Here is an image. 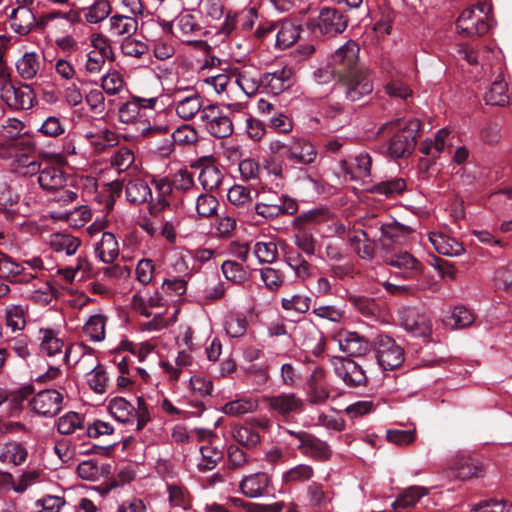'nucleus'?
Segmentation results:
<instances>
[{
	"instance_id": "obj_1",
	"label": "nucleus",
	"mask_w": 512,
	"mask_h": 512,
	"mask_svg": "<svg viewBox=\"0 0 512 512\" xmlns=\"http://www.w3.org/2000/svg\"><path fill=\"white\" fill-rule=\"evenodd\" d=\"M421 122L418 119H409L403 122L401 119H395L382 124L377 135L384 134L386 131L392 134L388 142V154L392 158H405L410 156L417 144V138L421 130Z\"/></svg>"
},
{
	"instance_id": "obj_2",
	"label": "nucleus",
	"mask_w": 512,
	"mask_h": 512,
	"mask_svg": "<svg viewBox=\"0 0 512 512\" xmlns=\"http://www.w3.org/2000/svg\"><path fill=\"white\" fill-rule=\"evenodd\" d=\"M490 11L491 6L485 2H478L475 6L463 10L456 21L458 33L468 38L486 34L491 28L488 17Z\"/></svg>"
},
{
	"instance_id": "obj_3",
	"label": "nucleus",
	"mask_w": 512,
	"mask_h": 512,
	"mask_svg": "<svg viewBox=\"0 0 512 512\" xmlns=\"http://www.w3.org/2000/svg\"><path fill=\"white\" fill-rule=\"evenodd\" d=\"M334 93L344 96L348 101L355 102L373 91V82L368 68L358 69L356 73L339 78Z\"/></svg>"
},
{
	"instance_id": "obj_4",
	"label": "nucleus",
	"mask_w": 512,
	"mask_h": 512,
	"mask_svg": "<svg viewBox=\"0 0 512 512\" xmlns=\"http://www.w3.org/2000/svg\"><path fill=\"white\" fill-rule=\"evenodd\" d=\"M360 47L353 40L347 41L328 58V66L331 74L341 78L348 74L356 73L358 69H365L359 60Z\"/></svg>"
},
{
	"instance_id": "obj_5",
	"label": "nucleus",
	"mask_w": 512,
	"mask_h": 512,
	"mask_svg": "<svg viewBox=\"0 0 512 512\" xmlns=\"http://www.w3.org/2000/svg\"><path fill=\"white\" fill-rule=\"evenodd\" d=\"M350 15L335 7H324L320 10L318 20L312 24L315 35L334 37L343 33L348 27Z\"/></svg>"
},
{
	"instance_id": "obj_6",
	"label": "nucleus",
	"mask_w": 512,
	"mask_h": 512,
	"mask_svg": "<svg viewBox=\"0 0 512 512\" xmlns=\"http://www.w3.org/2000/svg\"><path fill=\"white\" fill-rule=\"evenodd\" d=\"M379 366L383 370H394L404 361V350L388 335H377L372 341Z\"/></svg>"
},
{
	"instance_id": "obj_7",
	"label": "nucleus",
	"mask_w": 512,
	"mask_h": 512,
	"mask_svg": "<svg viewBox=\"0 0 512 512\" xmlns=\"http://www.w3.org/2000/svg\"><path fill=\"white\" fill-rule=\"evenodd\" d=\"M263 402L271 414L282 421H289L295 414L304 411V401L295 393L264 396Z\"/></svg>"
},
{
	"instance_id": "obj_8",
	"label": "nucleus",
	"mask_w": 512,
	"mask_h": 512,
	"mask_svg": "<svg viewBox=\"0 0 512 512\" xmlns=\"http://www.w3.org/2000/svg\"><path fill=\"white\" fill-rule=\"evenodd\" d=\"M284 432L298 440L296 448L305 456L317 461H327L332 456L330 446L315 435L306 431H293L284 429Z\"/></svg>"
},
{
	"instance_id": "obj_9",
	"label": "nucleus",
	"mask_w": 512,
	"mask_h": 512,
	"mask_svg": "<svg viewBox=\"0 0 512 512\" xmlns=\"http://www.w3.org/2000/svg\"><path fill=\"white\" fill-rule=\"evenodd\" d=\"M385 262L393 269L396 277L404 280H416L423 273V264L406 251L387 256Z\"/></svg>"
},
{
	"instance_id": "obj_10",
	"label": "nucleus",
	"mask_w": 512,
	"mask_h": 512,
	"mask_svg": "<svg viewBox=\"0 0 512 512\" xmlns=\"http://www.w3.org/2000/svg\"><path fill=\"white\" fill-rule=\"evenodd\" d=\"M63 396L55 389L38 392L29 402L31 410L38 416L53 418L62 410Z\"/></svg>"
},
{
	"instance_id": "obj_11",
	"label": "nucleus",
	"mask_w": 512,
	"mask_h": 512,
	"mask_svg": "<svg viewBox=\"0 0 512 512\" xmlns=\"http://www.w3.org/2000/svg\"><path fill=\"white\" fill-rule=\"evenodd\" d=\"M335 374L349 387L364 386L367 377L362 367L354 360L345 357H333Z\"/></svg>"
},
{
	"instance_id": "obj_12",
	"label": "nucleus",
	"mask_w": 512,
	"mask_h": 512,
	"mask_svg": "<svg viewBox=\"0 0 512 512\" xmlns=\"http://www.w3.org/2000/svg\"><path fill=\"white\" fill-rule=\"evenodd\" d=\"M2 100L10 107L15 109L27 110L33 107L35 94L29 85L15 87L11 83H6L1 89Z\"/></svg>"
},
{
	"instance_id": "obj_13",
	"label": "nucleus",
	"mask_w": 512,
	"mask_h": 512,
	"mask_svg": "<svg viewBox=\"0 0 512 512\" xmlns=\"http://www.w3.org/2000/svg\"><path fill=\"white\" fill-rule=\"evenodd\" d=\"M37 174L39 186L47 192L62 190L66 185L65 172L48 160L42 162Z\"/></svg>"
},
{
	"instance_id": "obj_14",
	"label": "nucleus",
	"mask_w": 512,
	"mask_h": 512,
	"mask_svg": "<svg viewBox=\"0 0 512 512\" xmlns=\"http://www.w3.org/2000/svg\"><path fill=\"white\" fill-rule=\"evenodd\" d=\"M335 339L340 350L350 357L363 356L373 347L372 343L357 332L342 330L336 334Z\"/></svg>"
},
{
	"instance_id": "obj_15",
	"label": "nucleus",
	"mask_w": 512,
	"mask_h": 512,
	"mask_svg": "<svg viewBox=\"0 0 512 512\" xmlns=\"http://www.w3.org/2000/svg\"><path fill=\"white\" fill-rule=\"evenodd\" d=\"M316 157L315 147L306 139L294 140L286 149V158L293 164L309 165L315 161Z\"/></svg>"
},
{
	"instance_id": "obj_16",
	"label": "nucleus",
	"mask_w": 512,
	"mask_h": 512,
	"mask_svg": "<svg viewBox=\"0 0 512 512\" xmlns=\"http://www.w3.org/2000/svg\"><path fill=\"white\" fill-rule=\"evenodd\" d=\"M372 158L367 152L358 154L352 162L340 161L342 171L351 179H362L371 175Z\"/></svg>"
},
{
	"instance_id": "obj_17",
	"label": "nucleus",
	"mask_w": 512,
	"mask_h": 512,
	"mask_svg": "<svg viewBox=\"0 0 512 512\" xmlns=\"http://www.w3.org/2000/svg\"><path fill=\"white\" fill-rule=\"evenodd\" d=\"M401 319L404 328L415 336H426L431 331L428 317L414 308L404 310Z\"/></svg>"
},
{
	"instance_id": "obj_18",
	"label": "nucleus",
	"mask_w": 512,
	"mask_h": 512,
	"mask_svg": "<svg viewBox=\"0 0 512 512\" xmlns=\"http://www.w3.org/2000/svg\"><path fill=\"white\" fill-rule=\"evenodd\" d=\"M455 476L460 480H468L483 476V466L475 458L467 455H459L453 462Z\"/></svg>"
},
{
	"instance_id": "obj_19",
	"label": "nucleus",
	"mask_w": 512,
	"mask_h": 512,
	"mask_svg": "<svg viewBox=\"0 0 512 512\" xmlns=\"http://www.w3.org/2000/svg\"><path fill=\"white\" fill-rule=\"evenodd\" d=\"M12 29L20 34H29L36 25V16L29 7H17L10 14Z\"/></svg>"
},
{
	"instance_id": "obj_20",
	"label": "nucleus",
	"mask_w": 512,
	"mask_h": 512,
	"mask_svg": "<svg viewBox=\"0 0 512 512\" xmlns=\"http://www.w3.org/2000/svg\"><path fill=\"white\" fill-rule=\"evenodd\" d=\"M269 483V476L264 472H258L245 477L240 483V489L245 496L256 498L265 493Z\"/></svg>"
},
{
	"instance_id": "obj_21",
	"label": "nucleus",
	"mask_w": 512,
	"mask_h": 512,
	"mask_svg": "<svg viewBox=\"0 0 512 512\" xmlns=\"http://www.w3.org/2000/svg\"><path fill=\"white\" fill-rule=\"evenodd\" d=\"M427 493L428 490L425 487L411 486L404 490L391 506L395 512H409Z\"/></svg>"
},
{
	"instance_id": "obj_22",
	"label": "nucleus",
	"mask_w": 512,
	"mask_h": 512,
	"mask_svg": "<svg viewBox=\"0 0 512 512\" xmlns=\"http://www.w3.org/2000/svg\"><path fill=\"white\" fill-rule=\"evenodd\" d=\"M125 194L132 204H142L152 199V191L142 179L130 180L125 187Z\"/></svg>"
},
{
	"instance_id": "obj_23",
	"label": "nucleus",
	"mask_w": 512,
	"mask_h": 512,
	"mask_svg": "<svg viewBox=\"0 0 512 512\" xmlns=\"http://www.w3.org/2000/svg\"><path fill=\"white\" fill-rule=\"evenodd\" d=\"M95 251L104 263H112L119 254L118 242L114 234L104 232L101 240L97 243Z\"/></svg>"
},
{
	"instance_id": "obj_24",
	"label": "nucleus",
	"mask_w": 512,
	"mask_h": 512,
	"mask_svg": "<svg viewBox=\"0 0 512 512\" xmlns=\"http://www.w3.org/2000/svg\"><path fill=\"white\" fill-rule=\"evenodd\" d=\"M202 108L201 96L194 92L181 98L176 105V114L183 120L192 119Z\"/></svg>"
},
{
	"instance_id": "obj_25",
	"label": "nucleus",
	"mask_w": 512,
	"mask_h": 512,
	"mask_svg": "<svg viewBox=\"0 0 512 512\" xmlns=\"http://www.w3.org/2000/svg\"><path fill=\"white\" fill-rule=\"evenodd\" d=\"M508 85L501 76L492 83L488 92L485 93L484 100L487 105L504 106L509 103L507 94Z\"/></svg>"
},
{
	"instance_id": "obj_26",
	"label": "nucleus",
	"mask_w": 512,
	"mask_h": 512,
	"mask_svg": "<svg viewBox=\"0 0 512 512\" xmlns=\"http://www.w3.org/2000/svg\"><path fill=\"white\" fill-rule=\"evenodd\" d=\"M430 241L432 242L435 250L442 255L458 256L464 252V248L461 243L441 234H431Z\"/></svg>"
},
{
	"instance_id": "obj_27",
	"label": "nucleus",
	"mask_w": 512,
	"mask_h": 512,
	"mask_svg": "<svg viewBox=\"0 0 512 512\" xmlns=\"http://www.w3.org/2000/svg\"><path fill=\"white\" fill-rule=\"evenodd\" d=\"M300 37V27L292 21H284L280 24L276 33V45L279 48H288Z\"/></svg>"
},
{
	"instance_id": "obj_28",
	"label": "nucleus",
	"mask_w": 512,
	"mask_h": 512,
	"mask_svg": "<svg viewBox=\"0 0 512 512\" xmlns=\"http://www.w3.org/2000/svg\"><path fill=\"white\" fill-rule=\"evenodd\" d=\"M349 303L363 316L372 318L380 313V306L374 298L349 295Z\"/></svg>"
},
{
	"instance_id": "obj_29",
	"label": "nucleus",
	"mask_w": 512,
	"mask_h": 512,
	"mask_svg": "<svg viewBox=\"0 0 512 512\" xmlns=\"http://www.w3.org/2000/svg\"><path fill=\"white\" fill-rule=\"evenodd\" d=\"M14 156L15 169L18 173H21L23 176H33L39 172L43 161L37 159L36 153H22Z\"/></svg>"
},
{
	"instance_id": "obj_30",
	"label": "nucleus",
	"mask_w": 512,
	"mask_h": 512,
	"mask_svg": "<svg viewBox=\"0 0 512 512\" xmlns=\"http://www.w3.org/2000/svg\"><path fill=\"white\" fill-rule=\"evenodd\" d=\"M232 436L236 442L245 448H254L261 442V436L258 431H255L245 425L235 427L232 431Z\"/></svg>"
},
{
	"instance_id": "obj_31",
	"label": "nucleus",
	"mask_w": 512,
	"mask_h": 512,
	"mask_svg": "<svg viewBox=\"0 0 512 512\" xmlns=\"http://www.w3.org/2000/svg\"><path fill=\"white\" fill-rule=\"evenodd\" d=\"M16 69L23 79H32L39 70V61L37 54L34 52L25 53L16 62Z\"/></svg>"
},
{
	"instance_id": "obj_32",
	"label": "nucleus",
	"mask_w": 512,
	"mask_h": 512,
	"mask_svg": "<svg viewBox=\"0 0 512 512\" xmlns=\"http://www.w3.org/2000/svg\"><path fill=\"white\" fill-rule=\"evenodd\" d=\"M110 23L112 32L118 36L127 35L130 37L138 28V22L135 18L123 15L112 16Z\"/></svg>"
},
{
	"instance_id": "obj_33",
	"label": "nucleus",
	"mask_w": 512,
	"mask_h": 512,
	"mask_svg": "<svg viewBox=\"0 0 512 512\" xmlns=\"http://www.w3.org/2000/svg\"><path fill=\"white\" fill-rule=\"evenodd\" d=\"M198 179L205 190L212 191L220 187L223 174L215 165H207L201 170Z\"/></svg>"
},
{
	"instance_id": "obj_34",
	"label": "nucleus",
	"mask_w": 512,
	"mask_h": 512,
	"mask_svg": "<svg viewBox=\"0 0 512 512\" xmlns=\"http://www.w3.org/2000/svg\"><path fill=\"white\" fill-rule=\"evenodd\" d=\"M109 411L119 422L130 421V416L135 412L134 406L122 397H115L109 402Z\"/></svg>"
},
{
	"instance_id": "obj_35",
	"label": "nucleus",
	"mask_w": 512,
	"mask_h": 512,
	"mask_svg": "<svg viewBox=\"0 0 512 512\" xmlns=\"http://www.w3.org/2000/svg\"><path fill=\"white\" fill-rule=\"evenodd\" d=\"M406 183L402 178H392L375 184L372 192L385 197H394L404 192Z\"/></svg>"
},
{
	"instance_id": "obj_36",
	"label": "nucleus",
	"mask_w": 512,
	"mask_h": 512,
	"mask_svg": "<svg viewBox=\"0 0 512 512\" xmlns=\"http://www.w3.org/2000/svg\"><path fill=\"white\" fill-rule=\"evenodd\" d=\"M384 91L390 97L402 100L412 96V90L398 74L391 75L390 80L384 86Z\"/></svg>"
},
{
	"instance_id": "obj_37",
	"label": "nucleus",
	"mask_w": 512,
	"mask_h": 512,
	"mask_svg": "<svg viewBox=\"0 0 512 512\" xmlns=\"http://www.w3.org/2000/svg\"><path fill=\"white\" fill-rule=\"evenodd\" d=\"M81 241L69 234H56L51 240V247L56 252H65L67 255H73L77 251Z\"/></svg>"
},
{
	"instance_id": "obj_38",
	"label": "nucleus",
	"mask_w": 512,
	"mask_h": 512,
	"mask_svg": "<svg viewBox=\"0 0 512 512\" xmlns=\"http://www.w3.org/2000/svg\"><path fill=\"white\" fill-rule=\"evenodd\" d=\"M105 325V316L93 315L85 323L83 331L92 341H102L105 338Z\"/></svg>"
},
{
	"instance_id": "obj_39",
	"label": "nucleus",
	"mask_w": 512,
	"mask_h": 512,
	"mask_svg": "<svg viewBox=\"0 0 512 512\" xmlns=\"http://www.w3.org/2000/svg\"><path fill=\"white\" fill-rule=\"evenodd\" d=\"M200 452L202 455V462L198 464V469L200 471H209L214 469L223 459V452L210 445L201 446Z\"/></svg>"
},
{
	"instance_id": "obj_40",
	"label": "nucleus",
	"mask_w": 512,
	"mask_h": 512,
	"mask_svg": "<svg viewBox=\"0 0 512 512\" xmlns=\"http://www.w3.org/2000/svg\"><path fill=\"white\" fill-rule=\"evenodd\" d=\"M21 271V264L15 262L10 256L0 252V279L14 282Z\"/></svg>"
},
{
	"instance_id": "obj_41",
	"label": "nucleus",
	"mask_w": 512,
	"mask_h": 512,
	"mask_svg": "<svg viewBox=\"0 0 512 512\" xmlns=\"http://www.w3.org/2000/svg\"><path fill=\"white\" fill-rule=\"evenodd\" d=\"M111 5L108 0H97L85 12V19L89 23H99L111 13Z\"/></svg>"
},
{
	"instance_id": "obj_42",
	"label": "nucleus",
	"mask_w": 512,
	"mask_h": 512,
	"mask_svg": "<svg viewBox=\"0 0 512 512\" xmlns=\"http://www.w3.org/2000/svg\"><path fill=\"white\" fill-rule=\"evenodd\" d=\"M257 404L252 399H237L224 405L222 411L229 416H240L256 409Z\"/></svg>"
},
{
	"instance_id": "obj_43",
	"label": "nucleus",
	"mask_w": 512,
	"mask_h": 512,
	"mask_svg": "<svg viewBox=\"0 0 512 512\" xmlns=\"http://www.w3.org/2000/svg\"><path fill=\"white\" fill-rule=\"evenodd\" d=\"M233 129L232 120L223 114L211 123V125L207 126V130L210 135L218 139L231 136L233 134Z\"/></svg>"
},
{
	"instance_id": "obj_44",
	"label": "nucleus",
	"mask_w": 512,
	"mask_h": 512,
	"mask_svg": "<svg viewBox=\"0 0 512 512\" xmlns=\"http://www.w3.org/2000/svg\"><path fill=\"white\" fill-rule=\"evenodd\" d=\"M494 286L512 295V263L501 266L495 271Z\"/></svg>"
},
{
	"instance_id": "obj_45",
	"label": "nucleus",
	"mask_w": 512,
	"mask_h": 512,
	"mask_svg": "<svg viewBox=\"0 0 512 512\" xmlns=\"http://www.w3.org/2000/svg\"><path fill=\"white\" fill-rule=\"evenodd\" d=\"M253 252L260 263H272L278 256L277 246L274 242H257Z\"/></svg>"
},
{
	"instance_id": "obj_46",
	"label": "nucleus",
	"mask_w": 512,
	"mask_h": 512,
	"mask_svg": "<svg viewBox=\"0 0 512 512\" xmlns=\"http://www.w3.org/2000/svg\"><path fill=\"white\" fill-rule=\"evenodd\" d=\"M81 427L82 417L76 412H69L57 420V430L63 435H69Z\"/></svg>"
},
{
	"instance_id": "obj_47",
	"label": "nucleus",
	"mask_w": 512,
	"mask_h": 512,
	"mask_svg": "<svg viewBox=\"0 0 512 512\" xmlns=\"http://www.w3.org/2000/svg\"><path fill=\"white\" fill-rule=\"evenodd\" d=\"M7 146L12 150L14 155H19L22 153H36V143L33 140L32 136L27 132L23 133L17 138H14L10 144Z\"/></svg>"
},
{
	"instance_id": "obj_48",
	"label": "nucleus",
	"mask_w": 512,
	"mask_h": 512,
	"mask_svg": "<svg viewBox=\"0 0 512 512\" xmlns=\"http://www.w3.org/2000/svg\"><path fill=\"white\" fill-rule=\"evenodd\" d=\"M411 229L396 221L392 223L379 222V239L387 238L396 241L400 236L407 234Z\"/></svg>"
},
{
	"instance_id": "obj_49",
	"label": "nucleus",
	"mask_w": 512,
	"mask_h": 512,
	"mask_svg": "<svg viewBox=\"0 0 512 512\" xmlns=\"http://www.w3.org/2000/svg\"><path fill=\"white\" fill-rule=\"evenodd\" d=\"M110 465L98 467L97 463L93 460L83 461L77 467L79 477L84 480L94 481L98 476L104 472H109Z\"/></svg>"
},
{
	"instance_id": "obj_50",
	"label": "nucleus",
	"mask_w": 512,
	"mask_h": 512,
	"mask_svg": "<svg viewBox=\"0 0 512 512\" xmlns=\"http://www.w3.org/2000/svg\"><path fill=\"white\" fill-rule=\"evenodd\" d=\"M63 345V340L58 338L53 330L46 329L43 331L41 350L45 352L48 356H53L61 352Z\"/></svg>"
},
{
	"instance_id": "obj_51",
	"label": "nucleus",
	"mask_w": 512,
	"mask_h": 512,
	"mask_svg": "<svg viewBox=\"0 0 512 512\" xmlns=\"http://www.w3.org/2000/svg\"><path fill=\"white\" fill-rule=\"evenodd\" d=\"M221 269L225 278L233 283H241L246 279L247 274L245 269L243 268L242 264L236 261H224Z\"/></svg>"
},
{
	"instance_id": "obj_52",
	"label": "nucleus",
	"mask_w": 512,
	"mask_h": 512,
	"mask_svg": "<svg viewBox=\"0 0 512 512\" xmlns=\"http://www.w3.org/2000/svg\"><path fill=\"white\" fill-rule=\"evenodd\" d=\"M25 125L22 121L16 118H9L0 125V135L8 140L7 144L14 141V138L19 137L24 132Z\"/></svg>"
},
{
	"instance_id": "obj_53",
	"label": "nucleus",
	"mask_w": 512,
	"mask_h": 512,
	"mask_svg": "<svg viewBox=\"0 0 512 512\" xmlns=\"http://www.w3.org/2000/svg\"><path fill=\"white\" fill-rule=\"evenodd\" d=\"M475 317L473 313L464 306H456L450 317L449 325L454 328H466L472 325Z\"/></svg>"
},
{
	"instance_id": "obj_54",
	"label": "nucleus",
	"mask_w": 512,
	"mask_h": 512,
	"mask_svg": "<svg viewBox=\"0 0 512 512\" xmlns=\"http://www.w3.org/2000/svg\"><path fill=\"white\" fill-rule=\"evenodd\" d=\"M34 393V386L31 384L24 385L19 389L8 391V401L11 405V409L21 411L23 408V402L28 399Z\"/></svg>"
},
{
	"instance_id": "obj_55",
	"label": "nucleus",
	"mask_w": 512,
	"mask_h": 512,
	"mask_svg": "<svg viewBox=\"0 0 512 512\" xmlns=\"http://www.w3.org/2000/svg\"><path fill=\"white\" fill-rule=\"evenodd\" d=\"M298 232L295 235V244L296 246L306 253L307 255L315 254L316 240L313 237L312 233L309 232L306 228H297Z\"/></svg>"
},
{
	"instance_id": "obj_56",
	"label": "nucleus",
	"mask_w": 512,
	"mask_h": 512,
	"mask_svg": "<svg viewBox=\"0 0 512 512\" xmlns=\"http://www.w3.org/2000/svg\"><path fill=\"white\" fill-rule=\"evenodd\" d=\"M173 142L179 145H191L198 141L196 130L190 125L178 127L172 134Z\"/></svg>"
},
{
	"instance_id": "obj_57",
	"label": "nucleus",
	"mask_w": 512,
	"mask_h": 512,
	"mask_svg": "<svg viewBox=\"0 0 512 512\" xmlns=\"http://www.w3.org/2000/svg\"><path fill=\"white\" fill-rule=\"evenodd\" d=\"M313 468L309 465L300 464L287 471L283 479L286 483L303 482L311 479Z\"/></svg>"
},
{
	"instance_id": "obj_58",
	"label": "nucleus",
	"mask_w": 512,
	"mask_h": 512,
	"mask_svg": "<svg viewBox=\"0 0 512 512\" xmlns=\"http://www.w3.org/2000/svg\"><path fill=\"white\" fill-rule=\"evenodd\" d=\"M108 382L109 378L107 373L101 365L96 366L92 370V375L88 380L90 388L98 394H103L106 391Z\"/></svg>"
},
{
	"instance_id": "obj_59",
	"label": "nucleus",
	"mask_w": 512,
	"mask_h": 512,
	"mask_svg": "<svg viewBox=\"0 0 512 512\" xmlns=\"http://www.w3.org/2000/svg\"><path fill=\"white\" fill-rule=\"evenodd\" d=\"M472 512H512V503L495 499L485 500L475 505Z\"/></svg>"
},
{
	"instance_id": "obj_60",
	"label": "nucleus",
	"mask_w": 512,
	"mask_h": 512,
	"mask_svg": "<svg viewBox=\"0 0 512 512\" xmlns=\"http://www.w3.org/2000/svg\"><path fill=\"white\" fill-rule=\"evenodd\" d=\"M218 201L216 197L208 194H202L198 197L196 210L201 217H210L215 214Z\"/></svg>"
},
{
	"instance_id": "obj_61",
	"label": "nucleus",
	"mask_w": 512,
	"mask_h": 512,
	"mask_svg": "<svg viewBox=\"0 0 512 512\" xmlns=\"http://www.w3.org/2000/svg\"><path fill=\"white\" fill-rule=\"evenodd\" d=\"M5 454L14 465H21L28 456L26 448L18 442H10L5 446Z\"/></svg>"
},
{
	"instance_id": "obj_62",
	"label": "nucleus",
	"mask_w": 512,
	"mask_h": 512,
	"mask_svg": "<svg viewBox=\"0 0 512 512\" xmlns=\"http://www.w3.org/2000/svg\"><path fill=\"white\" fill-rule=\"evenodd\" d=\"M282 307L285 310H294L298 313H306L310 308V298L303 295H294L291 298H283Z\"/></svg>"
},
{
	"instance_id": "obj_63",
	"label": "nucleus",
	"mask_w": 512,
	"mask_h": 512,
	"mask_svg": "<svg viewBox=\"0 0 512 512\" xmlns=\"http://www.w3.org/2000/svg\"><path fill=\"white\" fill-rule=\"evenodd\" d=\"M225 329L229 336L240 337L247 329V320L244 316L233 315L230 316L225 323Z\"/></svg>"
},
{
	"instance_id": "obj_64",
	"label": "nucleus",
	"mask_w": 512,
	"mask_h": 512,
	"mask_svg": "<svg viewBox=\"0 0 512 512\" xmlns=\"http://www.w3.org/2000/svg\"><path fill=\"white\" fill-rule=\"evenodd\" d=\"M39 132L48 137H57L65 132V128L60 118L50 116L42 123Z\"/></svg>"
}]
</instances>
